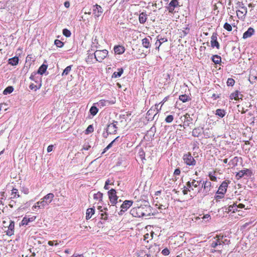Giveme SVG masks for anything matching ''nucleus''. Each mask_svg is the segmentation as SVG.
Returning a JSON list of instances; mask_svg holds the SVG:
<instances>
[{
  "label": "nucleus",
  "instance_id": "0e129e2a",
  "mask_svg": "<svg viewBox=\"0 0 257 257\" xmlns=\"http://www.w3.org/2000/svg\"><path fill=\"white\" fill-rule=\"evenodd\" d=\"M90 148V146L89 145H84L83 148H82V150H88Z\"/></svg>",
  "mask_w": 257,
  "mask_h": 257
},
{
  "label": "nucleus",
  "instance_id": "09e8293b",
  "mask_svg": "<svg viewBox=\"0 0 257 257\" xmlns=\"http://www.w3.org/2000/svg\"><path fill=\"white\" fill-rule=\"evenodd\" d=\"M223 28L228 31H231L232 30L231 26L227 23L224 24Z\"/></svg>",
  "mask_w": 257,
  "mask_h": 257
},
{
  "label": "nucleus",
  "instance_id": "37998d69",
  "mask_svg": "<svg viewBox=\"0 0 257 257\" xmlns=\"http://www.w3.org/2000/svg\"><path fill=\"white\" fill-rule=\"evenodd\" d=\"M167 41V39L165 38H160V39H158L159 42V46L157 47V49L158 50L159 49V48L160 46L162 45V43L166 42Z\"/></svg>",
  "mask_w": 257,
  "mask_h": 257
},
{
  "label": "nucleus",
  "instance_id": "6e6552de",
  "mask_svg": "<svg viewBox=\"0 0 257 257\" xmlns=\"http://www.w3.org/2000/svg\"><path fill=\"white\" fill-rule=\"evenodd\" d=\"M183 160L189 166H195L196 164L195 160L190 153L185 154L183 156Z\"/></svg>",
  "mask_w": 257,
  "mask_h": 257
},
{
  "label": "nucleus",
  "instance_id": "e2e57ef3",
  "mask_svg": "<svg viewBox=\"0 0 257 257\" xmlns=\"http://www.w3.org/2000/svg\"><path fill=\"white\" fill-rule=\"evenodd\" d=\"M54 242H56V243H55V245H57L58 244V243L57 242V241H49L48 242V244L49 245L52 246V245H54Z\"/></svg>",
  "mask_w": 257,
  "mask_h": 257
},
{
  "label": "nucleus",
  "instance_id": "c85d7f7f",
  "mask_svg": "<svg viewBox=\"0 0 257 257\" xmlns=\"http://www.w3.org/2000/svg\"><path fill=\"white\" fill-rule=\"evenodd\" d=\"M239 161V158L237 157H234L228 163V165L231 167H235L237 165Z\"/></svg>",
  "mask_w": 257,
  "mask_h": 257
},
{
  "label": "nucleus",
  "instance_id": "0eeeda50",
  "mask_svg": "<svg viewBox=\"0 0 257 257\" xmlns=\"http://www.w3.org/2000/svg\"><path fill=\"white\" fill-rule=\"evenodd\" d=\"M92 12L94 19H97L102 15L103 10L100 6L96 4L93 6Z\"/></svg>",
  "mask_w": 257,
  "mask_h": 257
},
{
  "label": "nucleus",
  "instance_id": "bb28decb",
  "mask_svg": "<svg viewBox=\"0 0 257 257\" xmlns=\"http://www.w3.org/2000/svg\"><path fill=\"white\" fill-rule=\"evenodd\" d=\"M94 209L92 208H88L86 210V219L87 220L91 218L92 215L94 214Z\"/></svg>",
  "mask_w": 257,
  "mask_h": 257
},
{
  "label": "nucleus",
  "instance_id": "39448f33",
  "mask_svg": "<svg viewBox=\"0 0 257 257\" xmlns=\"http://www.w3.org/2000/svg\"><path fill=\"white\" fill-rule=\"evenodd\" d=\"M108 51L106 50H96L94 53V57L96 61L99 62L102 61L107 57L108 55Z\"/></svg>",
  "mask_w": 257,
  "mask_h": 257
},
{
  "label": "nucleus",
  "instance_id": "5701e85b",
  "mask_svg": "<svg viewBox=\"0 0 257 257\" xmlns=\"http://www.w3.org/2000/svg\"><path fill=\"white\" fill-rule=\"evenodd\" d=\"M217 38L216 36H212L211 40V46L214 48L216 47L217 49L219 48V44L216 40Z\"/></svg>",
  "mask_w": 257,
  "mask_h": 257
},
{
  "label": "nucleus",
  "instance_id": "20e7f679",
  "mask_svg": "<svg viewBox=\"0 0 257 257\" xmlns=\"http://www.w3.org/2000/svg\"><path fill=\"white\" fill-rule=\"evenodd\" d=\"M201 181H198L195 180H193L191 182L188 181L187 183V187L189 188H194L195 189L194 192L193 193L192 195H191V197H194L196 196V193H197L200 192L201 188L199 187Z\"/></svg>",
  "mask_w": 257,
  "mask_h": 257
},
{
  "label": "nucleus",
  "instance_id": "4c0bfd02",
  "mask_svg": "<svg viewBox=\"0 0 257 257\" xmlns=\"http://www.w3.org/2000/svg\"><path fill=\"white\" fill-rule=\"evenodd\" d=\"M13 90L14 88L12 86H8L4 90L3 93L4 95H7L11 93Z\"/></svg>",
  "mask_w": 257,
  "mask_h": 257
},
{
  "label": "nucleus",
  "instance_id": "2f4dec72",
  "mask_svg": "<svg viewBox=\"0 0 257 257\" xmlns=\"http://www.w3.org/2000/svg\"><path fill=\"white\" fill-rule=\"evenodd\" d=\"M47 65L42 64L39 68L37 73L42 75L44 74L47 69Z\"/></svg>",
  "mask_w": 257,
  "mask_h": 257
},
{
  "label": "nucleus",
  "instance_id": "aec40b11",
  "mask_svg": "<svg viewBox=\"0 0 257 257\" xmlns=\"http://www.w3.org/2000/svg\"><path fill=\"white\" fill-rule=\"evenodd\" d=\"M254 33V30L250 27L248 29V30L243 33V38L247 39L248 38L250 37Z\"/></svg>",
  "mask_w": 257,
  "mask_h": 257
},
{
  "label": "nucleus",
  "instance_id": "603ef678",
  "mask_svg": "<svg viewBox=\"0 0 257 257\" xmlns=\"http://www.w3.org/2000/svg\"><path fill=\"white\" fill-rule=\"evenodd\" d=\"M168 207V204L167 203H166L165 204H159L158 209L161 211V210L166 209Z\"/></svg>",
  "mask_w": 257,
  "mask_h": 257
},
{
  "label": "nucleus",
  "instance_id": "5fc2aeb1",
  "mask_svg": "<svg viewBox=\"0 0 257 257\" xmlns=\"http://www.w3.org/2000/svg\"><path fill=\"white\" fill-rule=\"evenodd\" d=\"M234 207H237V205L235 203H233L232 205H230L228 206V207L227 208V210H228L227 211L228 212H232V211H233L232 210V208H234Z\"/></svg>",
  "mask_w": 257,
  "mask_h": 257
},
{
  "label": "nucleus",
  "instance_id": "3c124183",
  "mask_svg": "<svg viewBox=\"0 0 257 257\" xmlns=\"http://www.w3.org/2000/svg\"><path fill=\"white\" fill-rule=\"evenodd\" d=\"M235 83V81L232 78H228L227 81V85L228 86H232Z\"/></svg>",
  "mask_w": 257,
  "mask_h": 257
},
{
  "label": "nucleus",
  "instance_id": "4d7b16f0",
  "mask_svg": "<svg viewBox=\"0 0 257 257\" xmlns=\"http://www.w3.org/2000/svg\"><path fill=\"white\" fill-rule=\"evenodd\" d=\"M36 75V73L35 72H33V73H32L31 75L30 76V79L32 80V81H35L36 82H37V80H36V79L35 78V75Z\"/></svg>",
  "mask_w": 257,
  "mask_h": 257
},
{
  "label": "nucleus",
  "instance_id": "49530a36",
  "mask_svg": "<svg viewBox=\"0 0 257 257\" xmlns=\"http://www.w3.org/2000/svg\"><path fill=\"white\" fill-rule=\"evenodd\" d=\"M55 45L59 48H61L63 46V43L59 40H56L54 42Z\"/></svg>",
  "mask_w": 257,
  "mask_h": 257
},
{
  "label": "nucleus",
  "instance_id": "4be33fe9",
  "mask_svg": "<svg viewBox=\"0 0 257 257\" xmlns=\"http://www.w3.org/2000/svg\"><path fill=\"white\" fill-rule=\"evenodd\" d=\"M125 51L124 48L121 46H116L114 47V51L115 54H121Z\"/></svg>",
  "mask_w": 257,
  "mask_h": 257
},
{
  "label": "nucleus",
  "instance_id": "72a5a7b5",
  "mask_svg": "<svg viewBox=\"0 0 257 257\" xmlns=\"http://www.w3.org/2000/svg\"><path fill=\"white\" fill-rule=\"evenodd\" d=\"M185 120L184 122V125H188L190 121H192V119L190 117V115L188 113H186L184 115Z\"/></svg>",
  "mask_w": 257,
  "mask_h": 257
},
{
  "label": "nucleus",
  "instance_id": "cd10ccee",
  "mask_svg": "<svg viewBox=\"0 0 257 257\" xmlns=\"http://www.w3.org/2000/svg\"><path fill=\"white\" fill-rule=\"evenodd\" d=\"M9 64L12 66H16L19 63V58L18 57H14L9 59Z\"/></svg>",
  "mask_w": 257,
  "mask_h": 257
},
{
  "label": "nucleus",
  "instance_id": "ea45409f",
  "mask_svg": "<svg viewBox=\"0 0 257 257\" xmlns=\"http://www.w3.org/2000/svg\"><path fill=\"white\" fill-rule=\"evenodd\" d=\"M72 66H68L65 68V69L63 70V72L62 74V76H66L67 75L71 70Z\"/></svg>",
  "mask_w": 257,
  "mask_h": 257
},
{
  "label": "nucleus",
  "instance_id": "6ab92c4d",
  "mask_svg": "<svg viewBox=\"0 0 257 257\" xmlns=\"http://www.w3.org/2000/svg\"><path fill=\"white\" fill-rule=\"evenodd\" d=\"M42 200L37 202L33 206L32 210L33 211H37L38 209H44L46 205L45 204H42Z\"/></svg>",
  "mask_w": 257,
  "mask_h": 257
},
{
  "label": "nucleus",
  "instance_id": "8fccbe9b",
  "mask_svg": "<svg viewBox=\"0 0 257 257\" xmlns=\"http://www.w3.org/2000/svg\"><path fill=\"white\" fill-rule=\"evenodd\" d=\"M179 99L183 102H185L188 100V96L186 95H181L179 96Z\"/></svg>",
  "mask_w": 257,
  "mask_h": 257
},
{
  "label": "nucleus",
  "instance_id": "338daca9",
  "mask_svg": "<svg viewBox=\"0 0 257 257\" xmlns=\"http://www.w3.org/2000/svg\"><path fill=\"white\" fill-rule=\"evenodd\" d=\"M203 219H207V220H209L210 219V216L209 214H206L203 216L202 217Z\"/></svg>",
  "mask_w": 257,
  "mask_h": 257
},
{
  "label": "nucleus",
  "instance_id": "a878e982",
  "mask_svg": "<svg viewBox=\"0 0 257 257\" xmlns=\"http://www.w3.org/2000/svg\"><path fill=\"white\" fill-rule=\"evenodd\" d=\"M202 128H195L192 131V135L195 137H198L202 132Z\"/></svg>",
  "mask_w": 257,
  "mask_h": 257
},
{
  "label": "nucleus",
  "instance_id": "b1692460",
  "mask_svg": "<svg viewBox=\"0 0 257 257\" xmlns=\"http://www.w3.org/2000/svg\"><path fill=\"white\" fill-rule=\"evenodd\" d=\"M117 72H114L111 76L112 78H117L120 77L123 72V69L122 68H118Z\"/></svg>",
  "mask_w": 257,
  "mask_h": 257
},
{
  "label": "nucleus",
  "instance_id": "412c9836",
  "mask_svg": "<svg viewBox=\"0 0 257 257\" xmlns=\"http://www.w3.org/2000/svg\"><path fill=\"white\" fill-rule=\"evenodd\" d=\"M152 38L151 37L149 36L148 38H144L142 40V45L144 47L146 48H149L151 46L150 41Z\"/></svg>",
  "mask_w": 257,
  "mask_h": 257
},
{
  "label": "nucleus",
  "instance_id": "69168bd1",
  "mask_svg": "<svg viewBox=\"0 0 257 257\" xmlns=\"http://www.w3.org/2000/svg\"><path fill=\"white\" fill-rule=\"evenodd\" d=\"M107 214L106 213L101 214V218L103 219L104 220L107 219Z\"/></svg>",
  "mask_w": 257,
  "mask_h": 257
},
{
  "label": "nucleus",
  "instance_id": "a211bd4d",
  "mask_svg": "<svg viewBox=\"0 0 257 257\" xmlns=\"http://www.w3.org/2000/svg\"><path fill=\"white\" fill-rule=\"evenodd\" d=\"M14 228H15V223L14 222L10 220V224L8 226V229L7 231V234L9 236H11L14 234Z\"/></svg>",
  "mask_w": 257,
  "mask_h": 257
},
{
  "label": "nucleus",
  "instance_id": "393cba45",
  "mask_svg": "<svg viewBox=\"0 0 257 257\" xmlns=\"http://www.w3.org/2000/svg\"><path fill=\"white\" fill-rule=\"evenodd\" d=\"M139 21L141 24H144L146 22L147 19V15L145 12H142L139 15Z\"/></svg>",
  "mask_w": 257,
  "mask_h": 257
},
{
  "label": "nucleus",
  "instance_id": "c03bdc74",
  "mask_svg": "<svg viewBox=\"0 0 257 257\" xmlns=\"http://www.w3.org/2000/svg\"><path fill=\"white\" fill-rule=\"evenodd\" d=\"M118 138V137L116 138L113 141H112L104 149V151L102 152V153H104L105 152H106L107 150H108L109 149H110L112 146V144L115 142L116 140Z\"/></svg>",
  "mask_w": 257,
  "mask_h": 257
},
{
  "label": "nucleus",
  "instance_id": "bf43d9fd",
  "mask_svg": "<svg viewBox=\"0 0 257 257\" xmlns=\"http://www.w3.org/2000/svg\"><path fill=\"white\" fill-rule=\"evenodd\" d=\"M162 253L165 255H167L169 254L170 251L168 248H165L162 250Z\"/></svg>",
  "mask_w": 257,
  "mask_h": 257
},
{
  "label": "nucleus",
  "instance_id": "864d4df0",
  "mask_svg": "<svg viewBox=\"0 0 257 257\" xmlns=\"http://www.w3.org/2000/svg\"><path fill=\"white\" fill-rule=\"evenodd\" d=\"M224 194H216L215 196V199L217 201H219L220 199L223 198Z\"/></svg>",
  "mask_w": 257,
  "mask_h": 257
},
{
  "label": "nucleus",
  "instance_id": "473e14b6",
  "mask_svg": "<svg viewBox=\"0 0 257 257\" xmlns=\"http://www.w3.org/2000/svg\"><path fill=\"white\" fill-rule=\"evenodd\" d=\"M102 193H100V192H98L93 195V198L96 201L99 202L102 200Z\"/></svg>",
  "mask_w": 257,
  "mask_h": 257
},
{
  "label": "nucleus",
  "instance_id": "f3484780",
  "mask_svg": "<svg viewBox=\"0 0 257 257\" xmlns=\"http://www.w3.org/2000/svg\"><path fill=\"white\" fill-rule=\"evenodd\" d=\"M242 94H241L240 92L237 90H236L234 92L232 93L230 95V98L231 99H234L235 100H238L240 99H242Z\"/></svg>",
  "mask_w": 257,
  "mask_h": 257
},
{
  "label": "nucleus",
  "instance_id": "e433bc0d",
  "mask_svg": "<svg viewBox=\"0 0 257 257\" xmlns=\"http://www.w3.org/2000/svg\"><path fill=\"white\" fill-rule=\"evenodd\" d=\"M154 233L153 232H152L151 234H149V233L145 234L144 236V240L148 242L149 241L148 239L151 240L153 239Z\"/></svg>",
  "mask_w": 257,
  "mask_h": 257
},
{
  "label": "nucleus",
  "instance_id": "7c9ffc66",
  "mask_svg": "<svg viewBox=\"0 0 257 257\" xmlns=\"http://www.w3.org/2000/svg\"><path fill=\"white\" fill-rule=\"evenodd\" d=\"M20 197L18 189L13 188L12 190L11 199H15Z\"/></svg>",
  "mask_w": 257,
  "mask_h": 257
},
{
  "label": "nucleus",
  "instance_id": "680f3d73",
  "mask_svg": "<svg viewBox=\"0 0 257 257\" xmlns=\"http://www.w3.org/2000/svg\"><path fill=\"white\" fill-rule=\"evenodd\" d=\"M22 192H23L25 194H28L29 192V189L26 187H23Z\"/></svg>",
  "mask_w": 257,
  "mask_h": 257
},
{
  "label": "nucleus",
  "instance_id": "58836bf2",
  "mask_svg": "<svg viewBox=\"0 0 257 257\" xmlns=\"http://www.w3.org/2000/svg\"><path fill=\"white\" fill-rule=\"evenodd\" d=\"M98 108L96 106H92L90 108V110H89L91 114H92L93 116L97 114V113L98 112Z\"/></svg>",
  "mask_w": 257,
  "mask_h": 257
},
{
  "label": "nucleus",
  "instance_id": "a19ab883",
  "mask_svg": "<svg viewBox=\"0 0 257 257\" xmlns=\"http://www.w3.org/2000/svg\"><path fill=\"white\" fill-rule=\"evenodd\" d=\"M211 183L209 181H205L203 182L202 187L204 188L205 190H209V188L211 187Z\"/></svg>",
  "mask_w": 257,
  "mask_h": 257
},
{
  "label": "nucleus",
  "instance_id": "c756f323",
  "mask_svg": "<svg viewBox=\"0 0 257 257\" xmlns=\"http://www.w3.org/2000/svg\"><path fill=\"white\" fill-rule=\"evenodd\" d=\"M35 218L36 217H33L31 218L24 217L21 222V224L23 225H27L28 222L33 221L35 219Z\"/></svg>",
  "mask_w": 257,
  "mask_h": 257
},
{
  "label": "nucleus",
  "instance_id": "ddd939ff",
  "mask_svg": "<svg viewBox=\"0 0 257 257\" xmlns=\"http://www.w3.org/2000/svg\"><path fill=\"white\" fill-rule=\"evenodd\" d=\"M54 197V195L53 193H49L45 196L41 200L42 201V204H45L46 205H49L53 200Z\"/></svg>",
  "mask_w": 257,
  "mask_h": 257
},
{
  "label": "nucleus",
  "instance_id": "a18cd8bd",
  "mask_svg": "<svg viewBox=\"0 0 257 257\" xmlns=\"http://www.w3.org/2000/svg\"><path fill=\"white\" fill-rule=\"evenodd\" d=\"M63 34L67 37H69L71 36V33L69 30L67 29H64L63 30Z\"/></svg>",
  "mask_w": 257,
  "mask_h": 257
},
{
  "label": "nucleus",
  "instance_id": "4468645a",
  "mask_svg": "<svg viewBox=\"0 0 257 257\" xmlns=\"http://www.w3.org/2000/svg\"><path fill=\"white\" fill-rule=\"evenodd\" d=\"M132 204L133 201L131 200L124 201L120 206V212H125V211L127 210L128 208H129L132 205Z\"/></svg>",
  "mask_w": 257,
  "mask_h": 257
},
{
  "label": "nucleus",
  "instance_id": "6e6d98bb",
  "mask_svg": "<svg viewBox=\"0 0 257 257\" xmlns=\"http://www.w3.org/2000/svg\"><path fill=\"white\" fill-rule=\"evenodd\" d=\"M93 131V127L92 125H89L87 129L86 130V134H88L90 133H91Z\"/></svg>",
  "mask_w": 257,
  "mask_h": 257
},
{
  "label": "nucleus",
  "instance_id": "c9c22d12",
  "mask_svg": "<svg viewBox=\"0 0 257 257\" xmlns=\"http://www.w3.org/2000/svg\"><path fill=\"white\" fill-rule=\"evenodd\" d=\"M215 114L221 117H223L225 115V111L223 109H217L216 110Z\"/></svg>",
  "mask_w": 257,
  "mask_h": 257
},
{
  "label": "nucleus",
  "instance_id": "f8f14e48",
  "mask_svg": "<svg viewBox=\"0 0 257 257\" xmlns=\"http://www.w3.org/2000/svg\"><path fill=\"white\" fill-rule=\"evenodd\" d=\"M228 185V182H226V181H224L222 182L221 184L220 185L218 190L216 192V194H225L226 192Z\"/></svg>",
  "mask_w": 257,
  "mask_h": 257
},
{
  "label": "nucleus",
  "instance_id": "9d476101",
  "mask_svg": "<svg viewBox=\"0 0 257 257\" xmlns=\"http://www.w3.org/2000/svg\"><path fill=\"white\" fill-rule=\"evenodd\" d=\"M115 101H116L115 98L111 100L101 99L99 100L96 104L98 105V106H99L100 107H102L105 106H108L109 105L113 104L115 103Z\"/></svg>",
  "mask_w": 257,
  "mask_h": 257
},
{
  "label": "nucleus",
  "instance_id": "f704fd0d",
  "mask_svg": "<svg viewBox=\"0 0 257 257\" xmlns=\"http://www.w3.org/2000/svg\"><path fill=\"white\" fill-rule=\"evenodd\" d=\"M212 60L215 64H218L221 62V58L218 55H213L212 57Z\"/></svg>",
  "mask_w": 257,
  "mask_h": 257
},
{
  "label": "nucleus",
  "instance_id": "423d86ee",
  "mask_svg": "<svg viewBox=\"0 0 257 257\" xmlns=\"http://www.w3.org/2000/svg\"><path fill=\"white\" fill-rule=\"evenodd\" d=\"M247 8L243 4H238V10L236 11V15L239 19H244L247 14Z\"/></svg>",
  "mask_w": 257,
  "mask_h": 257
},
{
  "label": "nucleus",
  "instance_id": "1a4fd4ad",
  "mask_svg": "<svg viewBox=\"0 0 257 257\" xmlns=\"http://www.w3.org/2000/svg\"><path fill=\"white\" fill-rule=\"evenodd\" d=\"M108 193L109 200L113 206L114 204H115L117 202V200L118 197L116 194V191L113 189H111L108 192Z\"/></svg>",
  "mask_w": 257,
  "mask_h": 257
},
{
  "label": "nucleus",
  "instance_id": "de8ad7c7",
  "mask_svg": "<svg viewBox=\"0 0 257 257\" xmlns=\"http://www.w3.org/2000/svg\"><path fill=\"white\" fill-rule=\"evenodd\" d=\"M174 119V116L172 115H168L165 118V121L167 123H171Z\"/></svg>",
  "mask_w": 257,
  "mask_h": 257
},
{
  "label": "nucleus",
  "instance_id": "052dcab7",
  "mask_svg": "<svg viewBox=\"0 0 257 257\" xmlns=\"http://www.w3.org/2000/svg\"><path fill=\"white\" fill-rule=\"evenodd\" d=\"M209 177L211 181H215L216 180V177L211 173L209 174Z\"/></svg>",
  "mask_w": 257,
  "mask_h": 257
},
{
  "label": "nucleus",
  "instance_id": "f03ea898",
  "mask_svg": "<svg viewBox=\"0 0 257 257\" xmlns=\"http://www.w3.org/2000/svg\"><path fill=\"white\" fill-rule=\"evenodd\" d=\"M159 249L157 245L150 248L148 253L144 250H140L138 253V257H156L157 253L159 252Z\"/></svg>",
  "mask_w": 257,
  "mask_h": 257
},
{
  "label": "nucleus",
  "instance_id": "dca6fc26",
  "mask_svg": "<svg viewBox=\"0 0 257 257\" xmlns=\"http://www.w3.org/2000/svg\"><path fill=\"white\" fill-rule=\"evenodd\" d=\"M251 173L250 171L248 169H245L244 170H242L240 171L239 172L237 173L236 175V177L237 179H239L242 178L244 175H247L249 176Z\"/></svg>",
  "mask_w": 257,
  "mask_h": 257
},
{
  "label": "nucleus",
  "instance_id": "774afa93",
  "mask_svg": "<svg viewBox=\"0 0 257 257\" xmlns=\"http://www.w3.org/2000/svg\"><path fill=\"white\" fill-rule=\"evenodd\" d=\"M180 170L179 169H175L174 172V174L175 175H179L180 174Z\"/></svg>",
  "mask_w": 257,
  "mask_h": 257
},
{
  "label": "nucleus",
  "instance_id": "9b49d317",
  "mask_svg": "<svg viewBox=\"0 0 257 257\" xmlns=\"http://www.w3.org/2000/svg\"><path fill=\"white\" fill-rule=\"evenodd\" d=\"M117 121H113L112 123L107 125L106 131L108 134H115L117 131Z\"/></svg>",
  "mask_w": 257,
  "mask_h": 257
},
{
  "label": "nucleus",
  "instance_id": "13d9d810",
  "mask_svg": "<svg viewBox=\"0 0 257 257\" xmlns=\"http://www.w3.org/2000/svg\"><path fill=\"white\" fill-rule=\"evenodd\" d=\"M9 205L11 208H13L16 205V202L13 199H11Z\"/></svg>",
  "mask_w": 257,
  "mask_h": 257
},
{
  "label": "nucleus",
  "instance_id": "f257e3e1",
  "mask_svg": "<svg viewBox=\"0 0 257 257\" xmlns=\"http://www.w3.org/2000/svg\"><path fill=\"white\" fill-rule=\"evenodd\" d=\"M130 213L135 217H148L152 213V209L148 202H147V204L133 208Z\"/></svg>",
  "mask_w": 257,
  "mask_h": 257
},
{
  "label": "nucleus",
  "instance_id": "2eb2a0df",
  "mask_svg": "<svg viewBox=\"0 0 257 257\" xmlns=\"http://www.w3.org/2000/svg\"><path fill=\"white\" fill-rule=\"evenodd\" d=\"M178 6V2L177 0H172L169 3L167 9L170 13H173L174 11L175 8Z\"/></svg>",
  "mask_w": 257,
  "mask_h": 257
},
{
  "label": "nucleus",
  "instance_id": "7ed1b4c3",
  "mask_svg": "<svg viewBox=\"0 0 257 257\" xmlns=\"http://www.w3.org/2000/svg\"><path fill=\"white\" fill-rule=\"evenodd\" d=\"M225 241H226V239H224L223 236L217 235L211 241V246L213 248L217 247L218 249H221L223 248Z\"/></svg>",
  "mask_w": 257,
  "mask_h": 257
},
{
  "label": "nucleus",
  "instance_id": "79ce46f5",
  "mask_svg": "<svg viewBox=\"0 0 257 257\" xmlns=\"http://www.w3.org/2000/svg\"><path fill=\"white\" fill-rule=\"evenodd\" d=\"M41 86V83L39 84V85L38 86L35 85L33 83H32L31 84H30L29 87L31 90H34V91H36L37 90L40 88Z\"/></svg>",
  "mask_w": 257,
  "mask_h": 257
}]
</instances>
